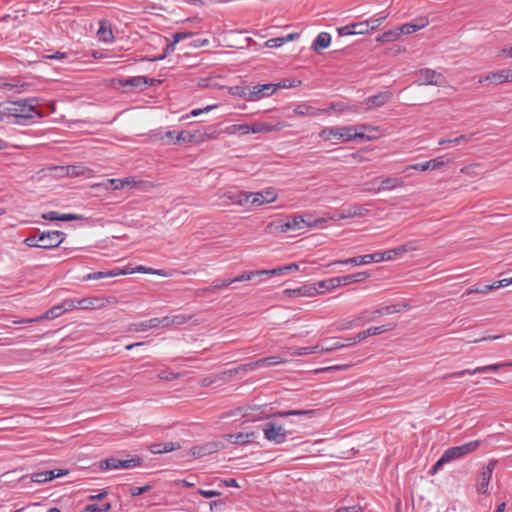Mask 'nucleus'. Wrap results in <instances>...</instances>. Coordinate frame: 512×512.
<instances>
[{"label":"nucleus","mask_w":512,"mask_h":512,"mask_svg":"<svg viewBox=\"0 0 512 512\" xmlns=\"http://www.w3.org/2000/svg\"><path fill=\"white\" fill-rule=\"evenodd\" d=\"M167 317L163 318H152L147 320V323L149 325V329L156 328L158 326L167 327Z\"/></svg>","instance_id":"nucleus-57"},{"label":"nucleus","mask_w":512,"mask_h":512,"mask_svg":"<svg viewBox=\"0 0 512 512\" xmlns=\"http://www.w3.org/2000/svg\"><path fill=\"white\" fill-rule=\"evenodd\" d=\"M66 174L71 177L93 176V170L83 165H69L66 167Z\"/></svg>","instance_id":"nucleus-29"},{"label":"nucleus","mask_w":512,"mask_h":512,"mask_svg":"<svg viewBox=\"0 0 512 512\" xmlns=\"http://www.w3.org/2000/svg\"><path fill=\"white\" fill-rule=\"evenodd\" d=\"M471 137L472 135H460L456 138H453V139H440L438 144L439 145H445V144H454V145H457V144H460L462 142H469L471 140Z\"/></svg>","instance_id":"nucleus-47"},{"label":"nucleus","mask_w":512,"mask_h":512,"mask_svg":"<svg viewBox=\"0 0 512 512\" xmlns=\"http://www.w3.org/2000/svg\"><path fill=\"white\" fill-rule=\"evenodd\" d=\"M28 85L26 83H20L19 80H12V82H2V98L4 96H7V98H10L8 95V92L12 91L13 89H16L18 93L22 92L23 89H25Z\"/></svg>","instance_id":"nucleus-31"},{"label":"nucleus","mask_w":512,"mask_h":512,"mask_svg":"<svg viewBox=\"0 0 512 512\" xmlns=\"http://www.w3.org/2000/svg\"><path fill=\"white\" fill-rule=\"evenodd\" d=\"M392 329H393L392 325H381V326H377V327H370L364 331L359 332L356 335V339L358 341H362L370 336L378 335L383 332L390 331Z\"/></svg>","instance_id":"nucleus-27"},{"label":"nucleus","mask_w":512,"mask_h":512,"mask_svg":"<svg viewBox=\"0 0 512 512\" xmlns=\"http://www.w3.org/2000/svg\"><path fill=\"white\" fill-rule=\"evenodd\" d=\"M292 230H299L306 226H311V222L306 220L303 216H294L292 219H290Z\"/></svg>","instance_id":"nucleus-50"},{"label":"nucleus","mask_w":512,"mask_h":512,"mask_svg":"<svg viewBox=\"0 0 512 512\" xmlns=\"http://www.w3.org/2000/svg\"><path fill=\"white\" fill-rule=\"evenodd\" d=\"M450 163V160H443V157H437L435 159H431L424 163H417L413 165H409L405 168V170L414 169V170H420V171H427V170H437L445 165Z\"/></svg>","instance_id":"nucleus-17"},{"label":"nucleus","mask_w":512,"mask_h":512,"mask_svg":"<svg viewBox=\"0 0 512 512\" xmlns=\"http://www.w3.org/2000/svg\"><path fill=\"white\" fill-rule=\"evenodd\" d=\"M262 431L265 439L275 444L284 443L287 437L294 432L293 429H287L284 424L277 421L266 422L262 426Z\"/></svg>","instance_id":"nucleus-3"},{"label":"nucleus","mask_w":512,"mask_h":512,"mask_svg":"<svg viewBox=\"0 0 512 512\" xmlns=\"http://www.w3.org/2000/svg\"><path fill=\"white\" fill-rule=\"evenodd\" d=\"M180 445L174 442L156 443L150 447V451L154 454H161L179 449Z\"/></svg>","instance_id":"nucleus-32"},{"label":"nucleus","mask_w":512,"mask_h":512,"mask_svg":"<svg viewBox=\"0 0 512 512\" xmlns=\"http://www.w3.org/2000/svg\"><path fill=\"white\" fill-rule=\"evenodd\" d=\"M231 93L234 96H238L246 101H250V86H234L231 88Z\"/></svg>","instance_id":"nucleus-43"},{"label":"nucleus","mask_w":512,"mask_h":512,"mask_svg":"<svg viewBox=\"0 0 512 512\" xmlns=\"http://www.w3.org/2000/svg\"><path fill=\"white\" fill-rule=\"evenodd\" d=\"M256 438L255 432H249V433H235V434H228L226 435V440L229 441L232 444H247L252 442Z\"/></svg>","instance_id":"nucleus-25"},{"label":"nucleus","mask_w":512,"mask_h":512,"mask_svg":"<svg viewBox=\"0 0 512 512\" xmlns=\"http://www.w3.org/2000/svg\"><path fill=\"white\" fill-rule=\"evenodd\" d=\"M285 81H282L278 84H262V85H255L250 87L251 95H250V101H259L262 98L269 97L273 95L278 88H286Z\"/></svg>","instance_id":"nucleus-6"},{"label":"nucleus","mask_w":512,"mask_h":512,"mask_svg":"<svg viewBox=\"0 0 512 512\" xmlns=\"http://www.w3.org/2000/svg\"><path fill=\"white\" fill-rule=\"evenodd\" d=\"M80 302V299L74 298V299H66L61 303V306L63 308L64 312L71 311L76 308H80V305L77 304Z\"/></svg>","instance_id":"nucleus-55"},{"label":"nucleus","mask_w":512,"mask_h":512,"mask_svg":"<svg viewBox=\"0 0 512 512\" xmlns=\"http://www.w3.org/2000/svg\"><path fill=\"white\" fill-rule=\"evenodd\" d=\"M319 136L324 140H330L332 137L342 139L345 142L352 141L356 138H365L364 133L356 132V128L353 126L349 127H326L321 130Z\"/></svg>","instance_id":"nucleus-4"},{"label":"nucleus","mask_w":512,"mask_h":512,"mask_svg":"<svg viewBox=\"0 0 512 512\" xmlns=\"http://www.w3.org/2000/svg\"><path fill=\"white\" fill-rule=\"evenodd\" d=\"M400 35H401V32H400V28L398 27V28L388 30V31L382 33L381 35H379L376 38V41L383 42V43L394 42L400 37Z\"/></svg>","instance_id":"nucleus-38"},{"label":"nucleus","mask_w":512,"mask_h":512,"mask_svg":"<svg viewBox=\"0 0 512 512\" xmlns=\"http://www.w3.org/2000/svg\"><path fill=\"white\" fill-rule=\"evenodd\" d=\"M167 317V327L171 326V325H183L185 323H187L191 318L192 316H187V315H182V314H178V315H174L172 317Z\"/></svg>","instance_id":"nucleus-45"},{"label":"nucleus","mask_w":512,"mask_h":512,"mask_svg":"<svg viewBox=\"0 0 512 512\" xmlns=\"http://www.w3.org/2000/svg\"><path fill=\"white\" fill-rule=\"evenodd\" d=\"M286 293H288L290 296H300V295H307L312 296L318 293L317 287H311V286H303L297 289L292 290H286Z\"/></svg>","instance_id":"nucleus-39"},{"label":"nucleus","mask_w":512,"mask_h":512,"mask_svg":"<svg viewBox=\"0 0 512 512\" xmlns=\"http://www.w3.org/2000/svg\"><path fill=\"white\" fill-rule=\"evenodd\" d=\"M510 70L501 69L496 72L489 73L490 82L495 84H502L509 81Z\"/></svg>","instance_id":"nucleus-35"},{"label":"nucleus","mask_w":512,"mask_h":512,"mask_svg":"<svg viewBox=\"0 0 512 512\" xmlns=\"http://www.w3.org/2000/svg\"><path fill=\"white\" fill-rule=\"evenodd\" d=\"M97 35L101 41L112 42L114 39L111 25L108 21L103 20L100 22V27L97 31Z\"/></svg>","instance_id":"nucleus-30"},{"label":"nucleus","mask_w":512,"mask_h":512,"mask_svg":"<svg viewBox=\"0 0 512 512\" xmlns=\"http://www.w3.org/2000/svg\"><path fill=\"white\" fill-rule=\"evenodd\" d=\"M274 226L281 233H286L289 230H292L290 219H288L287 221H279L276 225L271 222L267 225L266 230L271 231Z\"/></svg>","instance_id":"nucleus-44"},{"label":"nucleus","mask_w":512,"mask_h":512,"mask_svg":"<svg viewBox=\"0 0 512 512\" xmlns=\"http://www.w3.org/2000/svg\"><path fill=\"white\" fill-rule=\"evenodd\" d=\"M428 24H429L428 18L420 17L410 23H406V24L400 26L399 28H400L401 34H411V33H414L416 31L426 27Z\"/></svg>","instance_id":"nucleus-22"},{"label":"nucleus","mask_w":512,"mask_h":512,"mask_svg":"<svg viewBox=\"0 0 512 512\" xmlns=\"http://www.w3.org/2000/svg\"><path fill=\"white\" fill-rule=\"evenodd\" d=\"M23 243L25 245H27L28 247H38V248H41V246L39 245L40 244L39 235L29 236V237L24 239Z\"/></svg>","instance_id":"nucleus-64"},{"label":"nucleus","mask_w":512,"mask_h":512,"mask_svg":"<svg viewBox=\"0 0 512 512\" xmlns=\"http://www.w3.org/2000/svg\"><path fill=\"white\" fill-rule=\"evenodd\" d=\"M195 137L196 136H195V132L194 131H181L175 137V140L173 141V144H177V143H196Z\"/></svg>","instance_id":"nucleus-40"},{"label":"nucleus","mask_w":512,"mask_h":512,"mask_svg":"<svg viewBox=\"0 0 512 512\" xmlns=\"http://www.w3.org/2000/svg\"><path fill=\"white\" fill-rule=\"evenodd\" d=\"M392 99V93L390 91L380 92L376 95L367 97L363 103H361V111H369L374 108L385 105Z\"/></svg>","instance_id":"nucleus-9"},{"label":"nucleus","mask_w":512,"mask_h":512,"mask_svg":"<svg viewBox=\"0 0 512 512\" xmlns=\"http://www.w3.org/2000/svg\"><path fill=\"white\" fill-rule=\"evenodd\" d=\"M418 241L412 240L407 242L404 245L398 246L396 248L387 250L385 252H378V254L383 256V260H392L396 257L402 256L404 253L408 251H414L417 249Z\"/></svg>","instance_id":"nucleus-14"},{"label":"nucleus","mask_w":512,"mask_h":512,"mask_svg":"<svg viewBox=\"0 0 512 512\" xmlns=\"http://www.w3.org/2000/svg\"><path fill=\"white\" fill-rule=\"evenodd\" d=\"M253 199V192L239 191L238 199H236L237 205L244 206L247 203H251Z\"/></svg>","instance_id":"nucleus-54"},{"label":"nucleus","mask_w":512,"mask_h":512,"mask_svg":"<svg viewBox=\"0 0 512 512\" xmlns=\"http://www.w3.org/2000/svg\"><path fill=\"white\" fill-rule=\"evenodd\" d=\"M319 346H313V347H299L296 348L294 351V355L296 356H304L312 353H316L318 351Z\"/></svg>","instance_id":"nucleus-56"},{"label":"nucleus","mask_w":512,"mask_h":512,"mask_svg":"<svg viewBox=\"0 0 512 512\" xmlns=\"http://www.w3.org/2000/svg\"><path fill=\"white\" fill-rule=\"evenodd\" d=\"M135 181L130 178L125 179H109L104 183H100L95 185V187H103L106 190L112 189V190H119L124 188L126 185L134 184Z\"/></svg>","instance_id":"nucleus-26"},{"label":"nucleus","mask_w":512,"mask_h":512,"mask_svg":"<svg viewBox=\"0 0 512 512\" xmlns=\"http://www.w3.org/2000/svg\"><path fill=\"white\" fill-rule=\"evenodd\" d=\"M225 133L227 134H236V133H241V134H248V124L247 123H244V124H233V125H230L228 126L225 131Z\"/></svg>","instance_id":"nucleus-46"},{"label":"nucleus","mask_w":512,"mask_h":512,"mask_svg":"<svg viewBox=\"0 0 512 512\" xmlns=\"http://www.w3.org/2000/svg\"><path fill=\"white\" fill-rule=\"evenodd\" d=\"M271 131V126L267 123L248 124V133H261Z\"/></svg>","instance_id":"nucleus-49"},{"label":"nucleus","mask_w":512,"mask_h":512,"mask_svg":"<svg viewBox=\"0 0 512 512\" xmlns=\"http://www.w3.org/2000/svg\"><path fill=\"white\" fill-rule=\"evenodd\" d=\"M510 365H511V363H497V364H491V365H486V366H480V367H476L475 369H465V370H462L459 372H454V373L449 374L447 377L454 378V377H462L465 375H474L477 373H485V372H490V371L496 372V371L500 370L501 368L510 366Z\"/></svg>","instance_id":"nucleus-12"},{"label":"nucleus","mask_w":512,"mask_h":512,"mask_svg":"<svg viewBox=\"0 0 512 512\" xmlns=\"http://www.w3.org/2000/svg\"><path fill=\"white\" fill-rule=\"evenodd\" d=\"M383 261V256L379 255L378 252L372 253V254H366L362 256H356L352 258H348L345 260H337L329 264L335 265V264H354V265H363V264H369L372 262H381Z\"/></svg>","instance_id":"nucleus-13"},{"label":"nucleus","mask_w":512,"mask_h":512,"mask_svg":"<svg viewBox=\"0 0 512 512\" xmlns=\"http://www.w3.org/2000/svg\"><path fill=\"white\" fill-rule=\"evenodd\" d=\"M152 489V486L151 485H145L143 487H137V486H132L130 487L129 491H130V494L133 496V497H136V496H139L145 492H148Z\"/></svg>","instance_id":"nucleus-59"},{"label":"nucleus","mask_w":512,"mask_h":512,"mask_svg":"<svg viewBox=\"0 0 512 512\" xmlns=\"http://www.w3.org/2000/svg\"><path fill=\"white\" fill-rule=\"evenodd\" d=\"M220 442H208L203 445L194 446L191 448L190 452L194 457H204L215 452H218L221 449Z\"/></svg>","instance_id":"nucleus-18"},{"label":"nucleus","mask_w":512,"mask_h":512,"mask_svg":"<svg viewBox=\"0 0 512 512\" xmlns=\"http://www.w3.org/2000/svg\"><path fill=\"white\" fill-rule=\"evenodd\" d=\"M327 112V109H318L307 104H299L294 108V113L301 116H318Z\"/></svg>","instance_id":"nucleus-28"},{"label":"nucleus","mask_w":512,"mask_h":512,"mask_svg":"<svg viewBox=\"0 0 512 512\" xmlns=\"http://www.w3.org/2000/svg\"><path fill=\"white\" fill-rule=\"evenodd\" d=\"M401 305H387L381 307V315H389L401 312Z\"/></svg>","instance_id":"nucleus-60"},{"label":"nucleus","mask_w":512,"mask_h":512,"mask_svg":"<svg viewBox=\"0 0 512 512\" xmlns=\"http://www.w3.org/2000/svg\"><path fill=\"white\" fill-rule=\"evenodd\" d=\"M2 110V120L6 119L8 124L27 125L35 117H42V114L36 110L38 98L31 97L26 99L5 101Z\"/></svg>","instance_id":"nucleus-1"},{"label":"nucleus","mask_w":512,"mask_h":512,"mask_svg":"<svg viewBox=\"0 0 512 512\" xmlns=\"http://www.w3.org/2000/svg\"><path fill=\"white\" fill-rule=\"evenodd\" d=\"M118 462H119L118 458L110 457V458H107V459H104V460L100 461L99 467L102 470L118 469Z\"/></svg>","instance_id":"nucleus-48"},{"label":"nucleus","mask_w":512,"mask_h":512,"mask_svg":"<svg viewBox=\"0 0 512 512\" xmlns=\"http://www.w3.org/2000/svg\"><path fill=\"white\" fill-rule=\"evenodd\" d=\"M148 329H149V325H148L147 321L133 323L129 327V331H133V332H142V331H147Z\"/></svg>","instance_id":"nucleus-61"},{"label":"nucleus","mask_w":512,"mask_h":512,"mask_svg":"<svg viewBox=\"0 0 512 512\" xmlns=\"http://www.w3.org/2000/svg\"><path fill=\"white\" fill-rule=\"evenodd\" d=\"M387 17L388 14H384L379 18H371L369 20H366L367 22H370L369 30H376Z\"/></svg>","instance_id":"nucleus-62"},{"label":"nucleus","mask_w":512,"mask_h":512,"mask_svg":"<svg viewBox=\"0 0 512 512\" xmlns=\"http://www.w3.org/2000/svg\"><path fill=\"white\" fill-rule=\"evenodd\" d=\"M180 377H181L180 373H174V372H171V371H164V372H161V373L158 374V378L159 379L166 380V381L178 379Z\"/></svg>","instance_id":"nucleus-63"},{"label":"nucleus","mask_w":512,"mask_h":512,"mask_svg":"<svg viewBox=\"0 0 512 512\" xmlns=\"http://www.w3.org/2000/svg\"><path fill=\"white\" fill-rule=\"evenodd\" d=\"M331 43V36L327 32H321L318 34L316 39L314 40L312 44V49L316 52L319 51V49H325L327 48Z\"/></svg>","instance_id":"nucleus-33"},{"label":"nucleus","mask_w":512,"mask_h":512,"mask_svg":"<svg viewBox=\"0 0 512 512\" xmlns=\"http://www.w3.org/2000/svg\"><path fill=\"white\" fill-rule=\"evenodd\" d=\"M368 277H369V273H367V272H358V273H355V274H350V275H345V276H340V277H334L333 281L336 282L337 285L345 286V285H348V284H351V283L362 282L365 279H367Z\"/></svg>","instance_id":"nucleus-23"},{"label":"nucleus","mask_w":512,"mask_h":512,"mask_svg":"<svg viewBox=\"0 0 512 512\" xmlns=\"http://www.w3.org/2000/svg\"><path fill=\"white\" fill-rule=\"evenodd\" d=\"M261 275H264V272L262 270L245 272V273L237 276L236 278L231 279V281H232V283L248 281V280H251L255 276H261Z\"/></svg>","instance_id":"nucleus-51"},{"label":"nucleus","mask_w":512,"mask_h":512,"mask_svg":"<svg viewBox=\"0 0 512 512\" xmlns=\"http://www.w3.org/2000/svg\"><path fill=\"white\" fill-rule=\"evenodd\" d=\"M352 27H353V30L355 31V35H357V34H365L368 31H370L369 30L370 22H367L365 20V21H361V22H358V23H353Z\"/></svg>","instance_id":"nucleus-53"},{"label":"nucleus","mask_w":512,"mask_h":512,"mask_svg":"<svg viewBox=\"0 0 512 512\" xmlns=\"http://www.w3.org/2000/svg\"><path fill=\"white\" fill-rule=\"evenodd\" d=\"M495 460H490L488 464L483 467L478 479H477V491L480 494H487L488 493V485L490 483V480L492 478L493 471L496 466Z\"/></svg>","instance_id":"nucleus-11"},{"label":"nucleus","mask_w":512,"mask_h":512,"mask_svg":"<svg viewBox=\"0 0 512 512\" xmlns=\"http://www.w3.org/2000/svg\"><path fill=\"white\" fill-rule=\"evenodd\" d=\"M66 234L62 231H44L39 234L40 246L42 249H53L58 247L64 240Z\"/></svg>","instance_id":"nucleus-7"},{"label":"nucleus","mask_w":512,"mask_h":512,"mask_svg":"<svg viewBox=\"0 0 512 512\" xmlns=\"http://www.w3.org/2000/svg\"><path fill=\"white\" fill-rule=\"evenodd\" d=\"M415 83L419 86H445L447 81L443 74L429 68H423L416 72Z\"/></svg>","instance_id":"nucleus-5"},{"label":"nucleus","mask_w":512,"mask_h":512,"mask_svg":"<svg viewBox=\"0 0 512 512\" xmlns=\"http://www.w3.org/2000/svg\"><path fill=\"white\" fill-rule=\"evenodd\" d=\"M158 82V80L154 78H149L147 76H134L124 80L123 85L131 86L142 90L147 86H153L154 83Z\"/></svg>","instance_id":"nucleus-20"},{"label":"nucleus","mask_w":512,"mask_h":512,"mask_svg":"<svg viewBox=\"0 0 512 512\" xmlns=\"http://www.w3.org/2000/svg\"><path fill=\"white\" fill-rule=\"evenodd\" d=\"M286 363V359L280 356H270L258 359L259 367H270L278 364Z\"/></svg>","instance_id":"nucleus-41"},{"label":"nucleus","mask_w":512,"mask_h":512,"mask_svg":"<svg viewBox=\"0 0 512 512\" xmlns=\"http://www.w3.org/2000/svg\"><path fill=\"white\" fill-rule=\"evenodd\" d=\"M404 186V180L398 177H387L383 179L377 188H367L366 191L379 193L381 191L393 190Z\"/></svg>","instance_id":"nucleus-19"},{"label":"nucleus","mask_w":512,"mask_h":512,"mask_svg":"<svg viewBox=\"0 0 512 512\" xmlns=\"http://www.w3.org/2000/svg\"><path fill=\"white\" fill-rule=\"evenodd\" d=\"M239 191H227L224 192L220 198L222 199L223 203L228 204H237L236 199H238Z\"/></svg>","instance_id":"nucleus-52"},{"label":"nucleus","mask_w":512,"mask_h":512,"mask_svg":"<svg viewBox=\"0 0 512 512\" xmlns=\"http://www.w3.org/2000/svg\"><path fill=\"white\" fill-rule=\"evenodd\" d=\"M316 414L315 410H287L275 412L273 417H289V416H309L312 417Z\"/></svg>","instance_id":"nucleus-34"},{"label":"nucleus","mask_w":512,"mask_h":512,"mask_svg":"<svg viewBox=\"0 0 512 512\" xmlns=\"http://www.w3.org/2000/svg\"><path fill=\"white\" fill-rule=\"evenodd\" d=\"M116 303V297H88L80 299V302L77 304L80 305V309H102L107 305H114Z\"/></svg>","instance_id":"nucleus-10"},{"label":"nucleus","mask_w":512,"mask_h":512,"mask_svg":"<svg viewBox=\"0 0 512 512\" xmlns=\"http://www.w3.org/2000/svg\"><path fill=\"white\" fill-rule=\"evenodd\" d=\"M127 273L128 272L126 270L119 269V268H116V269H113V270H109V271L93 272V273H89L86 276H84L83 277V281H90V280H98V279L108 278V277H115V276H118V275H125Z\"/></svg>","instance_id":"nucleus-24"},{"label":"nucleus","mask_w":512,"mask_h":512,"mask_svg":"<svg viewBox=\"0 0 512 512\" xmlns=\"http://www.w3.org/2000/svg\"><path fill=\"white\" fill-rule=\"evenodd\" d=\"M231 284H232L231 279H227V280H223V281H215V283L213 285H211L209 287H206V288H203V289H199V290L196 291V293L198 295H201L204 292H214V291L219 290L221 288L228 287Z\"/></svg>","instance_id":"nucleus-42"},{"label":"nucleus","mask_w":512,"mask_h":512,"mask_svg":"<svg viewBox=\"0 0 512 512\" xmlns=\"http://www.w3.org/2000/svg\"><path fill=\"white\" fill-rule=\"evenodd\" d=\"M64 313L63 308L61 304L53 306L52 308L48 309L45 313L42 315H39L35 318H27L20 321H12L13 324L17 323H34V322H40L46 319H55L59 316H61Z\"/></svg>","instance_id":"nucleus-16"},{"label":"nucleus","mask_w":512,"mask_h":512,"mask_svg":"<svg viewBox=\"0 0 512 512\" xmlns=\"http://www.w3.org/2000/svg\"><path fill=\"white\" fill-rule=\"evenodd\" d=\"M264 272V275L267 276H282L287 273H289L288 269H285V266L277 267L270 270H262Z\"/></svg>","instance_id":"nucleus-58"},{"label":"nucleus","mask_w":512,"mask_h":512,"mask_svg":"<svg viewBox=\"0 0 512 512\" xmlns=\"http://www.w3.org/2000/svg\"><path fill=\"white\" fill-rule=\"evenodd\" d=\"M60 474H55L54 470H47L43 472L34 473L31 476V479L35 483H45L47 481H50L56 477H58Z\"/></svg>","instance_id":"nucleus-36"},{"label":"nucleus","mask_w":512,"mask_h":512,"mask_svg":"<svg viewBox=\"0 0 512 512\" xmlns=\"http://www.w3.org/2000/svg\"><path fill=\"white\" fill-rule=\"evenodd\" d=\"M194 132L195 136H197L195 137L196 143H201L210 139H216L221 134V130L218 129V127L215 125L206 127L204 131L194 130Z\"/></svg>","instance_id":"nucleus-21"},{"label":"nucleus","mask_w":512,"mask_h":512,"mask_svg":"<svg viewBox=\"0 0 512 512\" xmlns=\"http://www.w3.org/2000/svg\"><path fill=\"white\" fill-rule=\"evenodd\" d=\"M142 463H143V458L138 455H134L130 459H126V460L119 459L118 469H132V468L142 465Z\"/></svg>","instance_id":"nucleus-37"},{"label":"nucleus","mask_w":512,"mask_h":512,"mask_svg":"<svg viewBox=\"0 0 512 512\" xmlns=\"http://www.w3.org/2000/svg\"><path fill=\"white\" fill-rule=\"evenodd\" d=\"M277 199L276 189L273 187L265 188L259 192H253V199H251V204L253 205H263L265 203H272Z\"/></svg>","instance_id":"nucleus-15"},{"label":"nucleus","mask_w":512,"mask_h":512,"mask_svg":"<svg viewBox=\"0 0 512 512\" xmlns=\"http://www.w3.org/2000/svg\"><path fill=\"white\" fill-rule=\"evenodd\" d=\"M480 445V440H474L460 446L448 448L447 450H445V452L442 454L439 460L433 465V467L430 470V474L434 475L443 467V465L450 463L452 461L459 460L473 453L480 447Z\"/></svg>","instance_id":"nucleus-2"},{"label":"nucleus","mask_w":512,"mask_h":512,"mask_svg":"<svg viewBox=\"0 0 512 512\" xmlns=\"http://www.w3.org/2000/svg\"><path fill=\"white\" fill-rule=\"evenodd\" d=\"M370 210L367 205H361L357 203L345 205L338 212L336 218L338 220L355 217H365L369 214Z\"/></svg>","instance_id":"nucleus-8"}]
</instances>
